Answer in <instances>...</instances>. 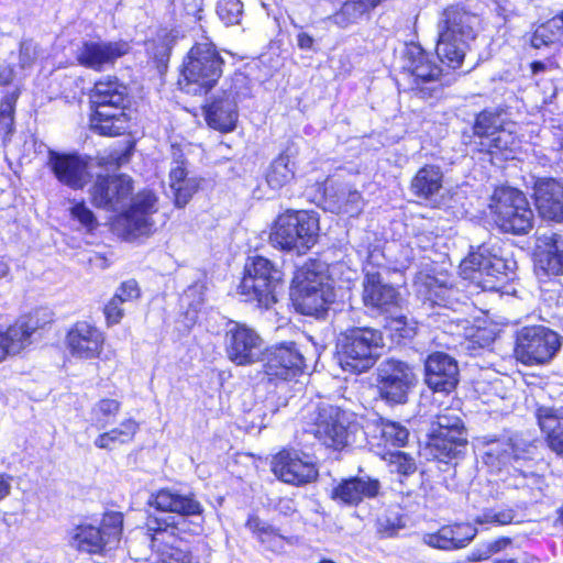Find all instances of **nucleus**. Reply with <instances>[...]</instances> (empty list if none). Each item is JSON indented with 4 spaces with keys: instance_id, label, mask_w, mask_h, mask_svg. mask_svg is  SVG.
Wrapping results in <instances>:
<instances>
[{
    "instance_id": "1",
    "label": "nucleus",
    "mask_w": 563,
    "mask_h": 563,
    "mask_svg": "<svg viewBox=\"0 0 563 563\" xmlns=\"http://www.w3.org/2000/svg\"><path fill=\"white\" fill-rule=\"evenodd\" d=\"M481 19L462 7L446 8L438 23L437 56L448 67L460 68L471 41L475 40Z\"/></svg>"
},
{
    "instance_id": "2",
    "label": "nucleus",
    "mask_w": 563,
    "mask_h": 563,
    "mask_svg": "<svg viewBox=\"0 0 563 563\" xmlns=\"http://www.w3.org/2000/svg\"><path fill=\"white\" fill-rule=\"evenodd\" d=\"M89 98L93 109L90 120L93 131L106 136L120 135L126 131L129 92L124 84L115 77H103L95 84Z\"/></svg>"
},
{
    "instance_id": "3",
    "label": "nucleus",
    "mask_w": 563,
    "mask_h": 563,
    "mask_svg": "<svg viewBox=\"0 0 563 563\" xmlns=\"http://www.w3.org/2000/svg\"><path fill=\"white\" fill-rule=\"evenodd\" d=\"M224 60L213 43H196L183 62L178 85L188 95H206L222 76Z\"/></svg>"
},
{
    "instance_id": "4",
    "label": "nucleus",
    "mask_w": 563,
    "mask_h": 563,
    "mask_svg": "<svg viewBox=\"0 0 563 563\" xmlns=\"http://www.w3.org/2000/svg\"><path fill=\"white\" fill-rule=\"evenodd\" d=\"M382 332L373 328H352L336 339L338 362L343 371L360 374L376 363L383 347Z\"/></svg>"
},
{
    "instance_id": "5",
    "label": "nucleus",
    "mask_w": 563,
    "mask_h": 563,
    "mask_svg": "<svg viewBox=\"0 0 563 563\" xmlns=\"http://www.w3.org/2000/svg\"><path fill=\"white\" fill-rule=\"evenodd\" d=\"M282 288L283 273L269 260L263 256L249 258L239 285V292L245 301L269 309L277 302Z\"/></svg>"
},
{
    "instance_id": "6",
    "label": "nucleus",
    "mask_w": 563,
    "mask_h": 563,
    "mask_svg": "<svg viewBox=\"0 0 563 563\" xmlns=\"http://www.w3.org/2000/svg\"><path fill=\"white\" fill-rule=\"evenodd\" d=\"M123 530V516L111 511L103 515L99 526L80 523L68 531V545L79 553L104 555L115 549Z\"/></svg>"
},
{
    "instance_id": "7",
    "label": "nucleus",
    "mask_w": 563,
    "mask_h": 563,
    "mask_svg": "<svg viewBox=\"0 0 563 563\" xmlns=\"http://www.w3.org/2000/svg\"><path fill=\"white\" fill-rule=\"evenodd\" d=\"M515 266L516 262L504 257L499 247L483 244L461 263L460 271L464 279L483 290H496Z\"/></svg>"
},
{
    "instance_id": "8",
    "label": "nucleus",
    "mask_w": 563,
    "mask_h": 563,
    "mask_svg": "<svg viewBox=\"0 0 563 563\" xmlns=\"http://www.w3.org/2000/svg\"><path fill=\"white\" fill-rule=\"evenodd\" d=\"M318 232L319 221L313 214L288 210L275 221L269 240L275 247L301 254L316 244Z\"/></svg>"
},
{
    "instance_id": "9",
    "label": "nucleus",
    "mask_w": 563,
    "mask_h": 563,
    "mask_svg": "<svg viewBox=\"0 0 563 563\" xmlns=\"http://www.w3.org/2000/svg\"><path fill=\"white\" fill-rule=\"evenodd\" d=\"M309 432L328 448L341 450L355 441L358 424L350 416L330 404L318 405L310 416Z\"/></svg>"
},
{
    "instance_id": "10",
    "label": "nucleus",
    "mask_w": 563,
    "mask_h": 563,
    "mask_svg": "<svg viewBox=\"0 0 563 563\" xmlns=\"http://www.w3.org/2000/svg\"><path fill=\"white\" fill-rule=\"evenodd\" d=\"M489 207L496 224L504 232L522 235L533 227V212L526 196L518 189H496Z\"/></svg>"
},
{
    "instance_id": "11",
    "label": "nucleus",
    "mask_w": 563,
    "mask_h": 563,
    "mask_svg": "<svg viewBox=\"0 0 563 563\" xmlns=\"http://www.w3.org/2000/svg\"><path fill=\"white\" fill-rule=\"evenodd\" d=\"M179 523L148 519L142 534L156 553V563H206L199 555L192 553L179 537Z\"/></svg>"
},
{
    "instance_id": "12",
    "label": "nucleus",
    "mask_w": 563,
    "mask_h": 563,
    "mask_svg": "<svg viewBox=\"0 0 563 563\" xmlns=\"http://www.w3.org/2000/svg\"><path fill=\"white\" fill-rule=\"evenodd\" d=\"M562 346V336L554 330L538 324L521 328L516 335V358L526 365L551 361Z\"/></svg>"
},
{
    "instance_id": "13",
    "label": "nucleus",
    "mask_w": 563,
    "mask_h": 563,
    "mask_svg": "<svg viewBox=\"0 0 563 563\" xmlns=\"http://www.w3.org/2000/svg\"><path fill=\"white\" fill-rule=\"evenodd\" d=\"M415 382L416 375L406 362L387 358L377 367L379 395L390 404H405Z\"/></svg>"
},
{
    "instance_id": "14",
    "label": "nucleus",
    "mask_w": 563,
    "mask_h": 563,
    "mask_svg": "<svg viewBox=\"0 0 563 563\" xmlns=\"http://www.w3.org/2000/svg\"><path fill=\"white\" fill-rule=\"evenodd\" d=\"M402 69L412 79L411 89L422 98L431 96L432 88L427 85L438 81L441 76V68L433 60L431 54L416 43L406 45L402 55Z\"/></svg>"
},
{
    "instance_id": "15",
    "label": "nucleus",
    "mask_w": 563,
    "mask_h": 563,
    "mask_svg": "<svg viewBox=\"0 0 563 563\" xmlns=\"http://www.w3.org/2000/svg\"><path fill=\"white\" fill-rule=\"evenodd\" d=\"M224 343L229 360L236 365L253 364L263 352V340L257 332L238 321L227 323Z\"/></svg>"
},
{
    "instance_id": "16",
    "label": "nucleus",
    "mask_w": 563,
    "mask_h": 563,
    "mask_svg": "<svg viewBox=\"0 0 563 563\" xmlns=\"http://www.w3.org/2000/svg\"><path fill=\"white\" fill-rule=\"evenodd\" d=\"M156 197L151 191L137 194L130 209L120 216L115 222L118 229L122 230L125 238L148 235L155 230V222L152 214L156 212Z\"/></svg>"
},
{
    "instance_id": "17",
    "label": "nucleus",
    "mask_w": 563,
    "mask_h": 563,
    "mask_svg": "<svg viewBox=\"0 0 563 563\" xmlns=\"http://www.w3.org/2000/svg\"><path fill=\"white\" fill-rule=\"evenodd\" d=\"M47 164L60 184L75 190L84 188L91 178L89 159L78 154L49 151Z\"/></svg>"
},
{
    "instance_id": "18",
    "label": "nucleus",
    "mask_w": 563,
    "mask_h": 563,
    "mask_svg": "<svg viewBox=\"0 0 563 563\" xmlns=\"http://www.w3.org/2000/svg\"><path fill=\"white\" fill-rule=\"evenodd\" d=\"M131 46L125 41H86L78 49L80 65L101 71L112 67L119 58L126 55Z\"/></svg>"
},
{
    "instance_id": "19",
    "label": "nucleus",
    "mask_w": 563,
    "mask_h": 563,
    "mask_svg": "<svg viewBox=\"0 0 563 563\" xmlns=\"http://www.w3.org/2000/svg\"><path fill=\"white\" fill-rule=\"evenodd\" d=\"M132 189V180L125 175L98 176L90 195L96 207L118 210L125 206Z\"/></svg>"
},
{
    "instance_id": "20",
    "label": "nucleus",
    "mask_w": 563,
    "mask_h": 563,
    "mask_svg": "<svg viewBox=\"0 0 563 563\" xmlns=\"http://www.w3.org/2000/svg\"><path fill=\"white\" fill-rule=\"evenodd\" d=\"M271 466L278 479L291 485H303L318 476L316 465L296 451H280L273 457Z\"/></svg>"
},
{
    "instance_id": "21",
    "label": "nucleus",
    "mask_w": 563,
    "mask_h": 563,
    "mask_svg": "<svg viewBox=\"0 0 563 563\" xmlns=\"http://www.w3.org/2000/svg\"><path fill=\"white\" fill-rule=\"evenodd\" d=\"M264 362L268 376L289 379L301 372L305 358L295 342H284L267 350Z\"/></svg>"
},
{
    "instance_id": "22",
    "label": "nucleus",
    "mask_w": 563,
    "mask_h": 563,
    "mask_svg": "<svg viewBox=\"0 0 563 563\" xmlns=\"http://www.w3.org/2000/svg\"><path fill=\"white\" fill-rule=\"evenodd\" d=\"M66 344L76 358H96L103 350L104 334L96 325L87 321H78L69 329Z\"/></svg>"
},
{
    "instance_id": "23",
    "label": "nucleus",
    "mask_w": 563,
    "mask_h": 563,
    "mask_svg": "<svg viewBox=\"0 0 563 563\" xmlns=\"http://www.w3.org/2000/svg\"><path fill=\"white\" fill-rule=\"evenodd\" d=\"M426 383L435 390L450 393L459 382L457 362L443 352L430 354L424 363Z\"/></svg>"
},
{
    "instance_id": "24",
    "label": "nucleus",
    "mask_w": 563,
    "mask_h": 563,
    "mask_svg": "<svg viewBox=\"0 0 563 563\" xmlns=\"http://www.w3.org/2000/svg\"><path fill=\"white\" fill-rule=\"evenodd\" d=\"M364 306L375 312H390L399 303L397 289L383 282L378 272L367 269L363 282Z\"/></svg>"
},
{
    "instance_id": "25",
    "label": "nucleus",
    "mask_w": 563,
    "mask_h": 563,
    "mask_svg": "<svg viewBox=\"0 0 563 563\" xmlns=\"http://www.w3.org/2000/svg\"><path fill=\"white\" fill-rule=\"evenodd\" d=\"M536 207L543 219L563 221V185L554 178H539L533 186Z\"/></svg>"
},
{
    "instance_id": "26",
    "label": "nucleus",
    "mask_w": 563,
    "mask_h": 563,
    "mask_svg": "<svg viewBox=\"0 0 563 563\" xmlns=\"http://www.w3.org/2000/svg\"><path fill=\"white\" fill-rule=\"evenodd\" d=\"M168 180L177 207L187 205L199 188V180L188 176L187 159L179 148H173Z\"/></svg>"
},
{
    "instance_id": "27",
    "label": "nucleus",
    "mask_w": 563,
    "mask_h": 563,
    "mask_svg": "<svg viewBox=\"0 0 563 563\" xmlns=\"http://www.w3.org/2000/svg\"><path fill=\"white\" fill-rule=\"evenodd\" d=\"M38 313L40 311H36L20 319L5 332L0 331V361L8 355L20 353L31 343V335L43 325L40 323Z\"/></svg>"
},
{
    "instance_id": "28",
    "label": "nucleus",
    "mask_w": 563,
    "mask_h": 563,
    "mask_svg": "<svg viewBox=\"0 0 563 563\" xmlns=\"http://www.w3.org/2000/svg\"><path fill=\"white\" fill-rule=\"evenodd\" d=\"M413 288L423 305L444 308H453L454 306L457 291L432 275L422 272L417 274Z\"/></svg>"
},
{
    "instance_id": "29",
    "label": "nucleus",
    "mask_w": 563,
    "mask_h": 563,
    "mask_svg": "<svg viewBox=\"0 0 563 563\" xmlns=\"http://www.w3.org/2000/svg\"><path fill=\"white\" fill-rule=\"evenodd\" d=\"M380 492L378 479L368 476L343 479L332 490V498L342 504L356 506L365 498H375Z\"/></svg>"
},
{
    "instance_id": "30",
    "label": "nucleus",
    "mask_w": 563,
    "mask_h": 563,
    "mask_svg": "<svg viewBox=\"0 0 563 563\" xmlns=\"http://www.w3.org/2000/svg\"><path fill=\"white\" fill-rule=\"evenodd\" d=\"M443 173L437 165H424L412 177L409 190L419 200L433 203L441 197Z\"/></svg>"
},
{
    "instance_id": "31",
    "label": "nucleus",
    "mask_w": 563,
    "mask_h": 563,
    "mask_svg": "<svg viewBox=\"0 0 563 563\" xmlns=\"http://www.w3.org/2000/svg\"><path fill=\"white\" fill-rule=\"evenodd\" d=\"M150 505L162 511L176 512L181 516H200L202 505L194 494H181L173 489H161L150 499Z\"/></svg>"
},
{
    "instance_id": "32",
    "label": "nucleus",
    "mask_w": 563,
    "mask_h": 563,
    "mask_svg": "<svg viewBox=\"0 0 563 563\" xmlns=\"http://www.w3.org/2000/svg\"><path fill=\"white\" fill-rule=\"evenodd\" d=\"M477 530L467 523L444 526L434 533L423 537L426 544L441 549L454 550L465 548L476 536Z\"/></svg>"
},
{
    "instance_id": "33",
    "label": "nucleus",
    "mask_w": 563,
    "mask_h": 563,
    "mask_svg": "<svg viewBox=\"0 0 563 563\" xmlns=\"http://www.w3.org/2000/svg\"><path fill=\"white\" fill-rule=\"evenodd\" d=\"M363 433L366 434L371 440L372 444L376 443L377 446L390 445L395 448L404 446L409 438V431L407 428L398 422L389 421L383 418H376L367 421L364 427Z\"/></svg>"
},
{
    "instance_id": "34",
    "label": "nucleus",
    "mask_w": 563,
    "mask_h": 563,
    "mask_svg": "<svg viewBox=\"0 0 563 563\" xmlns=\"http://www.w3.org/2000/svg\"><path fill=\"white\" fill-rule=\"evenodd\" d=\"M539 265L549 275L563 274V234L547 231L538 233Z\"/></svg>"
},
{
    "instance_id": "35",
    "label": "nucleus",
    "mask_w": 563,
    "mask_h": 563,
    "mask_svg": "<svg viewBox=\"0 0 563 563\" xmlns=\"http://www.w3.org/2000/svg\"><path fill=\"white\" fill-rule=\"evenodd\" d=\"M290 295L294 306L300 313L317 317L323 314L334 299L332 287L312 289L307 288L305 284L300 286V290H291Z\"/></svg>"
},
{
    "instance_id": "36",
    "label": "nucleus",
    "mask_w": 563,
    "mask_h": 563,
    "mask_svg": "<svg viewBox=\"0 0 563 563\" xmlns=\"http://www.w3.org/2000/svg\"><path fill=\"white\" fill-rule=\"evenodd\" d=\"M208 124L221 132H230L235 128L238 106L232 93L223 92L205 109Z\"/></svg>"
},
{
    "instance_id": "37",
    "label": "nucleus",
    "mask_w": 563,
    "mask_h": 563,
    "mask_svg": "<svg viewBox=\"0 0 563 563\" xmlns=\"http://www.w3.org/2000/svg\"><path fill=\"white\" fill-rule=\"evenodd\" d=\"M467 445V439L463 435L430 433L428 448L433 457L440 462L450 463L460 459Z\"/></svg>"
},
{
    "instance_id": "38",
    "label": "nucleus",
    "mask_w": 563,
    "mask_h": 563,
    "mask_svg": "<svg viewBox=\"0 0 563 563\" xmlns=\"http://www.w3.org/2000/svg\"><path fill=\"white\" fill-rule=\"evenodd\" d=\"M487 446L486 455L496 459L503 465L527 459L531 448L521 440L512 438L493 440L487 443Z\"/></svg>"
},
{
    "instance_id": "39",
    "label": "nucleus",
    "mask_w": 563,
    "mask_h": 563,
    "mask_svg": "<svg viewBox=\"0 0 563 563\" xmlns=\"http://www.w3.org/2000/svg\"><path fill=\"white\" fill-rule=\"evenodd\" d=\"M295 175V162L287 152H283L268 165L265 180L272 189L279 190L294 180Z\"/></svg>"
},
{
    "instance_id": "40",
    "label": "nucleus",
    "mask_w": 563,
    "mask_h": 563,
    "mask_svg": "<svg viewBox=\"0 0 563 563\" xmlns=\"http://www.w3.org/2000/svg\"><path fill=\"white\" fill-rule=\"evenodd\" d=\"M140 429L139 423L132 419L123 420L119 427L99 434L93 444L103 450H113L118 444L130 443Z\"/></svg>"
},
{
    "instance_id": "41",
    "label": "nucleus",
    "mask_w": 563,
    "mask_h": 563,
    "mask_svg": "<svg viewBox=\"0 0 563 563\" xmlns=\"http://www.w3.org/2000/svg\"><path fill=\"white\" fill-rule=\"evenodd\" d=\"M303 284L307 288L312 289L331 287L322 271V265L316 262L307 263L296 271L291 290H300V286Z\"/></svg>"
},
{
    "instance_id": "42",
    "label": "nucleus",
    "mask_w": 563,
    "mask_h": 563,
    "mask_svg": "<svg viewBox=\"0 0 563 563\" xmlns=\"http://www.w3.org/2000/svg\"><path fill=\"white\" fill-rule=\"evenodd\" d=\"M563 40V20L560 15L553 16L539 25L532 34L531 45L541 48L559 43Z\"/></svg>"
},
{
    "instance_id": "43",
    "label": "nucleus",
    "mask_w": 563,
    "mask_h": 563,
    "mask_svg": "<svg viewBox=\"0 0 563 563\" xmlns=\"http://www.w3.org/2000/svg\"><path fill=\"white\" fill-rule=\"evenodd\" d=\"M506 113L504 110H483L477 114L474 123V134L483 140L498 132L505 124Z\"/></svg>"
},
{
    "instance_id": "44",
    "label": "nucleus",
    "mask_w": 563,
    "mask_h": 563,
    "mask_svg": "<svg viewBox=\"0 0 563 563\" xmlns=\"http://www.w3.org/2000/svg\"><path fill=\"white\" fill-rule=\"evenodd\" d=\"M536 418L547 440L550 435H556V433L563 431L562 406H540L536 410Z\"/></svg>"
},
{
    "instance_id": "45",
    "label": "nucleus",
    "mask_w": 563,
    "mask_h": 563,
    "mask_svg": "<svg viewBox=\"0 0 563 563\" xmlns=\"http://www.w3.org/2000/svg\"><path fill=\"white\" fill-rule=\"evenodd\" d=\"M518 144L519 141L516 134L511 130L503 126L498 130V132L494 133V135H490L489 139L481 141V151H486L490 154H506L507 152L512 153Z\"/></svg>"
},
{
    "instance_id": "46",
    "label": "nucleus",
    "mask_w": 563,
    "mask_h": 563,
    "mask_svg": "<svg viewBox=\"0 0 563 563\" xmlns=\"http://www.w3.org/2000/svg\"><path fill=\"white\" fill-rule=\"evenodd\" d=\"M120 410L121 404L117 399H101L91 408V421L98 429H106L114 421Z\"/></svg>"
},
{
    "instance_id": "47",
    "label": "nucleus",
    "mask_w": 563,
    "mask_h": 563,
    "mask_svg": "<svg viewBox=\"0 0 563 563\" xmlns=\"http://www.w3.org/2000/svg\"><path fill=\"white\" fill-rule=\"evenodd\" d=\"M206 286L202 283L190 285L180 297V306L185 309L186 318L190 322L197 319V312L205 302Z\"/></svg>"
},
{
    "instance_id": "48",
    "label": "nucleus",
    "mask_w": 563,
    "mask_h": 563,
    "mask_svg": "<svg viewBox=\"0 0 563 563\" xmlns=\"http://www.w3.org/2000/svg\"><path fill=\"white\" fill-rule=\"evenodd\" d=\"M440 432L466 437L461 417L452 410H445L439 413L432 422L430 433L440 434Z\"/></svg>"
},
{
    "instance_id": "49",
    "label": "nucleus",
    "mask_w": 563,
    "mask_h": 563,
    "mask_svg": "<svg viewBox=\"0 0 563 563\" xmlns=\"http://www.w3.org/2000/svg\"><path fill=\"white\" fill-rule=\"evenodd\" d=\"M336 211L350 217L357 216L363 208L362 196L356 190L342 189L336 196Z\"/></svg>"
},
{
    "instance_id": "50",
    "label": "nucleus",
    "mask_w": 563,
    "mask_h": 563,
    "mask_svg": "<svg viewBox=\"0 0 563 563\" xmlns=\"http://www.w3.org/2000/svg\"><path fill=\"white\" fill-rule=\"evenodd\" d=\"M383 459L387 462L390 472L408 476L416 472L417 466L411 456L401 451H387L383 453Z\"/></svg>"
},
{
    "instance_id": "51",
    "label": "nucleus",
    "mask_w": 563,
    "mask_h": 563,
    "mask_svg": "<svg viewBox=\"0 0 563 563\" xmlns=\"http://www.w3.org/2000/svg\"><path fill=\"white\" fill-rule=\"evenodd\" d=\"M19 98V90L8 92L0 102V129L5 135L13 131L15 103Z\"/></svg>"
},
{
    "instance_id": "52",
    "label": "nucleus",
    "mask_w": 563,
    "mask_h": 563,
    "mask_svg": "<svg viewBox=\"0 0 563 563\" xmlns=\"http://www.w3.org/2000/svg\"><path fill=\"white\" fill-rule=\"evenodd\" d=\"M217 14L225 25L239 24L243 15V3L240 0H219Z\"/></svg>"
},
{
    "instance_id": "53",
    "label": "nucleus",
    "mask_w": 563,
    "mask_h": 563,
    "mask_svg": "<svg viewBox=\"0 0 563 563\" xmlns=\"http://www.w3.org/2000/svg\"><path fill=\"white\" fill-rule=\"evenodd\" d=\"M73 220L78 221L86 232H92L98 227V221L93 212L86 206L85 202H76L70 209Z\"/></svg>"
},
{
    "instance_id": "54",
    "label": "nucleus",
    "mask_w": 563,
    "mask_h": 563,
    "mask_svg": "<svg viewBox=\"0 0 563 563\" xmlns=\"http://www.w3.org/2000/svg\"><path fill=\"white\" fill-rule=\"evenodd\" d=\"M141 295L139 285L136 280L130 279L126 282H123L118 289L115 290V294L113 295L114 299H118V301L122 302V305L136 300Z\"/></svg>"
},
{
    "instance_id": "55",
    "label": "nucleus",
    "mask_w": 563,
    "mask_h": 563,
    "mask_svg": "<svg viewBox=\"0 0 563 563\" xmlns=\"http://www.w3.org/2000/svg\"><path fill=\"white\" fill-rule=\"evenodd\" d=\"M258 540L273 552H280L284 550L285 538L279 534L273 526H269L268 529L263 530V534H261Z\"/></svg>"
},
{
    "instance_id": "56",
    "label": "nucleus",
    "mask_w": 563,
    "mask_h": 563,
    "mask_svg": "<svg viewBox=\"0 0 563 563\" xmlns=\"http://www.w3.org/2000/svg\"><path fill=\"white\" fill-rule=\"evenodd\" d=\"M37 57V46L32 40H23L20 44L19 64L21 68L31 66Z\"/></svg>"
},
{
    "instance_id": "57",
    "label": "nucleus",
    "mask_w": 563,
    "mask_h": 563,
    "mask_svg": "<svg viewBox=\"0 0 563 563\" xmlns=\"http://www.w3.org/2000/svg\"><path fill=\"white\" fill-rule=\"evenodd\" d=\"M122 306V302L118 301V299H114L113 297L104 306L103 313L109 327L118 324L122 320L124 316V309Z\"/></svg>"
},
{
    "instance_id": "58",
    "label": "nucleus",
    "mask_w": 563,
    "mask_h": 563,
    "mask_svg": "<svg viewBox=\"0 0 563 563\" xmlns=\"http://www.w3.org/2000/svg\"><path fill=\"white\" fill-rule=\"evenodd\" d=\"M495 340V335L490 330L487 329H476L470 335V347L475 349L489 346Z\"/></svg>"
},
{
    "instance_id": "59",
    "label": "nucleus",
    "mask_w": 563,
    "mask_h": 563,
    "mask_svg": "<svg viewBox=\"0 0 563 563\" xmlns=\"http://www.w3.org/2000/svg\"><path fill=\"white\" fill-rule=\"evenodd\" d=\"M377 525L379 530L386 532L387 534L394 533L401 527L400 518L397 515H393L390 517L387 514L380 516L377 519Z\"/></svg>"
},
{
    "instance_id": "60",
    "label": "nucleus",
    "mask_w": 563,
    "mask_h": 563,
    "mask_svg": "<svg viewBox=\"0 0 563 563\" xmlns=\"http://www.w3.org/2000/svg\"><path fill=\"white\" fill-rule=\"evenodd\" d=\"M365 262H366V267L364 268L365 272L367 269H369L368 266H372L373 268L380 267L384 265V255H383L382 251L377 247H375L374 250H367Z\"/></svg>"
},
{
    "instance_id": "61",
    "label": "nucleus",
    "mask_w": 563,
    "mask_h": 563,
    "mask_svg": "<svg viewBox=\"0 0 563 563\" xmlns=\"http://www.w3.org/2000/svg\"><path fill=\"white\" fill-rule=\"evenodd\" d=\"M271 525L262 521L258 517L252 516L246 521V528L256 534L257 539L263 534V530L269 528Z\"/></svg>"
},
{
    "instance_id": "62",
    "label": "nucleus",
    "mask_w": 563,
    "mask_h": 563,
    "mask_svg": "<svg viewBox=\"0 0 563 563\" xmlns=\"http://www.w3.org/2000/svg\"><path fill=\"white\" fill-rule=\"evenodd\" d=\"M547 443L556 455L563 457V430L556 433V435H550Z\"/></svg>"
},
{
    "instance_id": "63",
    "label": "nucleus",
    "mask_w": 563,
    "mask_h": 563,
    "mask_svg": "<svg viewBox=\"0 0 563 563\" xmlns=\"http://www.w3.org/2000/svg\"><path fill=\"white\" fill-rule=\"evenodd\" d=\"M13 477L5 473H0V501L5 499L12 489Z\"/></svg>"
},
{
    "instance_id": "64",
    "label": "nucleus",
    "mask_w": 563,
    "mask_h": 563,
    "mask_svg": "<svg viewBox=\"0 0 563 563\" xmlns=\"http://www.w3.org/2000/svg\"><path fill=\"white\" fill-rule=\"evenodd\" d=\"M516 514L512 509L496 511L497 525H508L514 521Z\"/></svg>"
}]
</instances>
